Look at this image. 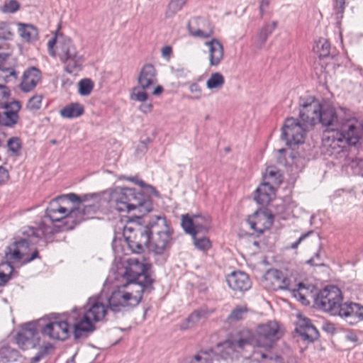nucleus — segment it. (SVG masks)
I'll list each match as a JSON object with an SVG mask.
<instances>
[{
    "mask_svg": "<svg viewBox=\"0 0 363 363\" xmlns=\"http://www.w3.org/2000/svg\"><path fill=\"white\" fill-rule=\"evenodd\" d=\"M283 334L280 325L270 320L257 325L255 335L250 330H242L240 337L235 340H227L218 346L221 357L233 358L235 352L244 353L252 347L264 348L268 351Z\"/></svg>",
    "mask_w": 363,
    "mask_h": 363,
    "instance_id": "1",
    "label": "nucleus"
},
{
    "mask_svg": "<svg viewBox=\"0 0 363 363\" xmlns=\"http://www.w3.org/2000/svg\"><path fill=\"white\" fill-rule=\"evenodd\" d=\"M94 195H84L82 197L75 194H69L51 201L46 209L47 216L52 221L65 220V229L71 230L81 221L91 218L99 209L97 202L84 204Z\"/></svg>",
    "mask_w": 363,
    "mask_h": 363,
    "instance_id": "2",
    "label": "nucleus"
},
{
    "mask_svg": "<svg viewBox=\"0 0 363 363\" xmlns=\"http://www.w3.org/2000/svg\"><path fill=\"white\" fill-rule=\"evenodd\" d=\"M322 140L328 154L337 155L363 142V123L354 117L341 118L338 128L323 132Z\"/></svg>",
    "mask_w": 363,
    "mask_h": 363,
    "instance_id": "3",
    "label": "nucleus"
},
{
    "mask_svg": "<svg viewBox=\"0 0 363 363\" xmlns=\"http://www.w3.org/2000/svg\"><path fill=\"white\" fill-rule=\"evenodd\" d=\"M111 207L119 212L135 211L138 217L143 216L152 209V203L143 193L130 188H115L110 194Z\"/></svg>",
    "mask_w": 363,
    "mask_h": 363,
    "instance_id": "4",
    "label": "nucleus"
},
{
    "mask_svg": "<svg viewBox=\"0 0 363 363\" xmlns=\"http://www.w3.org/2000/svg\"><path fill=\"white\" fill-rule=\"evenodd\" d=\"M55 45L56 55L64 64L65 71L72 74L80 70L84 62V57L77 50L72 40L62 35L55 34L48 42L49 52L52 56L55 55L53 50Z\"/></svg>",
    "mask_w": 363,
    "mask_h": 363,
    "instance_id": "5",
    "label": "nucleus"
},
{
    "mask_svg": "<svg viewBox=\"0 0 363 363\" xmlns=\"http://www.w3.org/2000/svg\"><path fill=\"white\" fill-rule=\"evenodd\" d=\"M264 281L267 288L272 290L287 289L303 305L309 304L308 297L312 293L313 287L297 282L292 275L286 277L281 271L271 269L266 272Z\"/></svg>",
    "mask_w": 363,
    "mask_h": 363,
    "instance_id": "6",
    "label": "nucleus"
},
{
    "mask_svg": "<svg viewBox=\"0 0 363 363\" xmlns=\"http://www.w3.org/2000/svg\"><path fill=\"white\" fill-rule=\"evenodd\" d=\"M106 313L105 304L101 298H90L87 302L86 310L81 315L78 311L70 313V319H74V337L79 338L84 333L93 331L94 323L102 320Z\"/></svg>",
    "mask_w": 363,
    "mask_h": 363,
    "instance_id": "7",
    "label": "nucleus"
},
{
    "mask_svg": "<svg viewBox=\"0 0 363 363\" xmlns=\"http://www.w3.org/2000/svg\"><path fill=\"white\" fill-rule=\"evenodd\" d=\"M342 293L335 286H330L321 290L315 298L316 304L333 315L350 318L352 311V303H342ZM357 310V306H353Z\"/></svg>",
    "mask_w": 363,
    "mask_h": 363,
    "instance_id": "8",
    "label": "nucleus"
},
{
    "mask_svg": "<svg viewBox=\"0 0 363 363\" xmlns=\"http://www.w3.org/2000/svg\"><path fill=\"white\" fill-rule=\"evenodd\" d=\"M143 291L140 284H122L113 291L109 297V307L113 311H119L124 308L136 306L142 300Z\"/></svg>",
    "mask_w": 363,
    "mask_h": 363,
    "instance_id": "9",
    "label": "nucleus"
},
{
    "mask_svg": "<svg viewBox=\"0 0 363 363\" xmlns=\"http://www.w3.org/2000/svg\"><path fill=\"white\" fill-rule=\"evenodd\" d=\"M149 249L157 255L167 251L172 245V230L164 217L155 216L150 221Z\"/></svg>",
    "mask_w": 363,
    "mask_h": 363,
    "instance_id": "10",
    "label": "nucleus"
},
{
    "mask_svg": "<svg viewBox=\"0 0 363 363\" xmlns=\"http://www.w3.org/2000/svg\"><path fill=\"white\" fill-rule=\"evenodd\" d=\"M149 265L142 258L130 257L127 259L126 264L121 273L125 283L140 284L143 291L152 284L148 274Z\"/></svg>",
    "mask_w": 363,
    "mask_h": 363,
    "instance_id": "11",
    "label": "nucleus"
},
{
    "mask_svg": "<svg viewBox=\"0 0 363 363\" xmlns=\"http://www.w3.org/2000/svg\"><path fill=\"white\" fill-rule=\"evenodd\" d=\"M123 235L129 248L135 253H140L150 242V221L148 225L142 226L133 221L128 222L123 228Z\"/></svg>",
    "mask_w": 363,
    "mask_h": 363,
    "instance_id": "12",
    "label": "nucleus"
},
{
    "mask_svg": "<svg viewBox=\"0 0 363 363\" xmlns=\"http://www.w3.org/2000/svg\"><path fill=\"white\" fill-rule=\"evenodd\" d=\"M157 82V72L150 64L145 65L138 76V86L132 89L130 98L138 102H145L149 99L147 90Z\"/></svg>",
    "mask_w": 363,
    "mask_h": 363,
    "instance_id": "13",
    "label": "nucleus"
},
{
    "mask_svg": "<svg viewBox=\"0 0 363 363\" xmlns=\"http://www.w3.org/2000/svg\"><path fill=\"white\" fill-rule=\"evenodd\" d=\"M307 131L306 123H301L298 118L289 117L282 125L281 138L286 145L292 147L304 143Z\"/></svg>",
    "mask_w": 363,
    "mask_h": 363,
    "instance_id": "14",
    "label": "nucleus"
},
{
    "mask_svg": "<svg viewBox=\"0 0 363 363\" xmlns=\"http://www.w3.org/2000/svg\"><path fill=\"white\" fill-rule=\"evenodd\" d=\"M75 322L74 319H70V315L66 320L55 318L42 327L41 333L50 339L65 340L72 332L74 333Z\"/></svg>",
    "mask_w": 363,
    "mask_h": 363,
    "instance_id": "15",
    "label": "nucleus"
},
{
    "mask_svg": "<svg viewBox=\"0 0 363 363\" xmlns=\"http://www.w3.org/2000/svg\"><path fill=\"white\" fill-rule=\"evenodd\" d=\"M322 104L313 96L301 98L299 117L304 123L314 126L319 123Z\"/></svg>",
    "mask_w": 363,
    "mask_h": 363,
    "instance_id": "16",
    "label": "nucleus"
},
{
    "mask_svg": "<svg viewBox=\"0 0 363 363\" xmlns=\"http://www.w3.org/2000/svg\"><path fill=\"white\" fill-rule=\"evenodd\" d=\"M29 252L28 242L26 240H21L7 247L5 257L8 262H17L23 259L25 262H28L36 258L38 255V252L35 250L29 257Z\"/></svg>",
    "mask_w": 363,
    "mask_h": 363,
    "instance_id": "17",
    "label": "nucleus"
},
{
    "mask_svg": "<svg viewBox=\"0 0 363 363\" xmlns=\"http://www.w3.org/2000/svg\"><path fill=\"white\" fill-rule=\"evenodd\" d=\"M40 341V335L34 323L26 324L16 336V342L23 350L34 348Z\"/></svg>",
    "mask_w": 363,
    "mask_h": 363,
    "instance_id": "18",
    "label": "nucleus"
},
{
    "mask_svg": "<svg viewBox=\"0 0 363 363\" xmlns=\"http://www.w3.org/2000/svg\"><path fill=\"white\" fill-rule=\"evenodd\" d=\"M182 226L186 233L194 235L200 232L207 231L211 227V219L207 216H189L185 214L182 216Z\"/></svg>",
    "mask_w": 363,
    "mask_h": 363,
    "instance_id": "19",
    "label": "nucleus"
},
{
    "mask_svg": "<svg viewBox=\"0 0 363 363\" xmlns=\"http://www.w3.org/2000/svg\"><path fill=\"white\" fill-rule=\"evenodd\" d=\"M273 215L267 210L259 209L247 218L250 228L257 233L269 229L273 223Z\"/></svg>",
    "mask_w": 363,
    "mask_h": 363,
    "instance_id": "20",
    "label": "nucleus"
},
{
    "mask_svg": "<svg viewBox=\"0 0 363 363\" xmlns=\"http://www.w3.org/2000/svg\"><path fill=\"white\" fill-rule=\"evenodd\" d=\"M189 34L197 38L206 39L213 34V27L206 19L202 18H194L188 23Z\"/></svg>",
    "mask_w": 363,
    "mask_h": 363,
    "instance_id": "21",
    "label": "nucleus"
},
{
    "mask_svg": "<svg viewBox=\"0 0 363 363\" xmlns=\"http://www.w3.org/2000/svg\"><path fill=\"white\" fill-rule=\"evenodd\" d=\"M21 108V104L18 101L6 103L3 106V111L0 112V124L1 125L12 128L18 123V113Z\"/></svg>",
    "mask_w": 363,
    "mask_h": 363,
    "instance_id": "22",
    "label": "nucleus"
},
{
    "mask_svg": "<svg viewBox=\"0 0 363 363\" xmlns=\"http://www.w3.org/2000/svg\"><path fill=\"white\" fill-rule=\"evenodd\" d=\"M297 318L296 331L304 340L309 342H313L317 340L319 337V333L315 327L311 324V320L301 313L297 314Z\"/></svg>",
    "mask_w": 363,
    "mask_h": 363,
    "instance_id": "23",
    "label": "nucleus"
},
{
    "mask_svg": "<svg viewBox=\"0 0 363 363\" xmlns=\"http://www.w3.org/2000/svg\"><path fill=\"white\" fill-rule=\"evenodd\" d=\"M40 80V70L35 67H31L23 72L20 89L23 92H29L35 89Z\"/></svg>",
    "mask_w": 363,
    "mask_h": 363,
    "instance_id": "24",
    "label": "nucleus"
},
{
    "mask_svg": "<svg viewBox=\"0 0 363 363\" xmlns=\"http://www.w3.org/2000/svg\"><path fill=\"white\" fill-rule=\"evenodd\" d=\"M319 123L327 127L326 130L337 128L340 125V120L336 113L335 108L330 104H323L320 113Z\"/></svg>",
    "mask_w": 363,
    "mask_h": 363,
    "instance_id": "25",
    "label": "nucleus"
},
{
    "mask_svg": "<svg viewBox=\"0 0 363 363\" xmlns=\"http://www.w3.org/2000/svg\"><path fill=\"white\" fill-rule=\"evenodd\" d=\"M228 286L234 291H247L251 287V282L247 274L243 272H233L227 277Z\"/></svg>",
    "mask_w": 363,
    "mask_h": 363,
    "instance_id": "26",
    "label": "nucleus"
},
{
    "mask_svg": "<svg viewBox=\"0 0 363 363\" xmlns=\"http://www.w3.org/2000/svg\"><path fill=\"white\" fill-rule=\"evenodd\" d=\"M205 45L208 48L210 65L217 67L224 57V49L222 44L219 40L213 38L206 42Z\"/></svg>",
    "mask_w": 363,
    "mask_h": 363,
    "instance_id": "27",
    "label": "nucleus"
},
{
    "mask_svg": "<svg viewBox=\"0 0 363 363\" xmlns=\"http://www.w3.org/2000/svg\"><path fill=\"white\" fill-rule=\"evenodd\" d=\"M277 186L263 182L256 189L255 200L259 204H268L275 195Z\"/></svg>",
    "mask_w": 363,
    "mask_h": 363,
    "instance_id": "28",
    "label": "nucleus"
},
{
    "mask_svg": "<svg viewBox=\"0 0 363 363\" xmlns=\"http://www.w3.org/2000/svg\"><path fill=\"white\" fill-rule=\"evenodd\" d=\"M277 26V21L265 23L258 31L253 40L254 46L260 50L264 45L268 37L272 33Z\"/></svg>",
    "mask_w": 363,
    "mask_h": 363,
    "instance_id": "29",
    "label": "nucleus"
},
{
    "mask_svg": "<svg viewBox=\"0 0 363 363\" xmlns=\"http://www.w3.org/2000/svg\"><path fill=\"white\" fill-rule=\"evenodd\" d=\"M18 33L20 37L27 42L34 40L38 37V30L31 24L18 23Z\"/></svg>",
    "mask_w": 363,
    "mask_h": 363,
    "instance_id": "30",
    "label": "nucleus"
},
{
    "mask_svg": "<svg viewBox=\"0 0 363 363\" xmlns=\"http://www.w3.org/2000/svg\"><path fill=\"white\" fill-rule=\"evenodd\" d=\"M263 182L277 187L282 182V175L276 167L269 166L266 168Z\"/></svg>",
    "mask_w": 363,
    "mask_h": 363,
    "instance_id": "31",
    "label": "nucleus"
},
{
    "mask_svg": "<svg viewBox=\"0 0 363 363\" xmlns=\"http://www.w3.org/2000/svg\"><path fill=\"white\" fill-rule=\"evenodd\" d=\"M84 112V106L78 103H72L62 108L60 116L65 118H73L82 116Z\"/></svg>",
    "mask_w": 363,
    "mask_h": 363,
    "instance_id": "32",
    "label": "nucleus"
},
{
    "mask_svg": "<svg viewBox=\"0 0 363 363\" xmlns=\"http://www.w3.org/2000/svg\"><path fill=\"white\" fill-rule=\"evenodd\" d=\"M225 84V78L220 72L212 73L206 82V88L211 91H218Z\"/></svg>",
    "mask_w": 363,
    "mask_h": 363,
    "instance_id": "33",
    "label": "nucleus"
},
{
    "mask_svg": "<svg viewBox=\"0 0 363 363\" xmlns=\"http://www.w3.org/2000/svg\"><path fill=\"white\" fill-rule=\"evenodd\" d=\"M313 50L320 57L329 56L330 52V44L325 38H320L315 41Z\"/></svg>",
    "mask_w": 363,
    "mask_h": 363,
    "instance_id": "34",
    "label": "nucleus"
},
{
    "mask_svg": "<svg viewBox=\"0 0 363 363\" xmlns=\"http://www.w3.org/2000/svg\"><path fill=\"white\" fill-rule=\"evenodd\" d=\"M253 358L261 363H283L279 357H275L274 358L269 357L268 354L262 351H253Z\"/></svg>",
    "mask_w": 363,
    "mask_h": 363,
    "instance_id": "35",
    "label": "nucleus"
},
{
    "mask_svg": "<svg viewBox=\"0 0 363 363\" xmlns=\"http://www.w3.org/2000/svg\"><path fill=\"white\" fill-rule=\"evenodd\" d=\"M12 272L13 267L8 262L0 264V286L9 281Z\"/></svg>",
    "mask_w": 363,
    "mask_h": 363,
    "instance_id": "36",
    "label": "nucleus"
},
{
    "mask_svg": "<svg viewBox=\"0 0 363 363\" xmlns=\"http://www.w3.org/2000/svg\"><path fill=\"white\" fill-rule=\"evenodd\" d=\"M213 354L207 352H200L195 354L188 363H213Z\"/></svg>",
    "mask_w": 363,
    "mask_h": 363,
    "instance_id": "37",
    "label": "nucleus"
},
{
    "mask_svg": "<svg viewBox=\"0 0 363 363\" xmlns=\"http://www.w3.org/2000/svg\"><path fill=\"white\" fill-rule=\"evenodd\" d=\"M195 247L202 251H207L211 247V242L206 237L197 238L196 234L192 235Z\"/></svg>",
    "mask_w": 363,
    "mask_h": 363,
    "instance_id": "38",
    "label": "nucleus"
},
{
    "mask_svg": "<svg viewBox=\"0 0 363 363\" xmlns=\"http://www.w3.org/2000/svg\"><path fill=\"white\" fill-rule=\"evenodd\" d=\"M42 94H35L29 99L28 103L26 104V108L31 111H35L40 108L42 100H43Z\"/></svg>",
    "mask_w": 363,
    "mask_h": 363,
    "instance_id": "39",
    "label": "nucleus"
},
{
    "mask_svg": "<svg viewBox=\"0 0 363 363\" xmlns=\"http://www.w3.org/2000/svg\"><path fill=\"white\" fill-rule=\"evenodd\" d=\"M13 36V31L11 25L6 22H0V39L11 40Z\"/></svg>",
    "mask_w": 363,
    "mask_h": 363,
    "instance_id": "40",
    "label": "nucleus"
},
{
    "mask_svg": "<svg viewBox=\"0 0 363 363\" xmlns=\"http://www.w3.org/2000/svg\"><path fill=\"white\" fill-rule=\"evenodd\" d=\"M184 5L182 4V1H177V0H172L169 2L167 9L165 12V16L167 18H170L175 15L179 11H180Z\"/></svg>",
    "mask_w": 363,
    "mask_h": 363,
    "instance_id": "41",
    "label": "nucleus"
},
{
    "mask_svg": "<svg viewBox=\"0 0 363 363\" xmlns=\"http://www.w3.org/2000/svg\"><path fill=\"white\" fill-rule=\"evenodd\" d=\"M93 82L89 79H82L79 83V92L81 95H89L93 89Z\"/></svg>",
    "mask_w": 363,
    "mask_h": 363,
    "instance_id": "42",
    "label": "nucleus"
},
{
    "mask_svg": "<svg viewBox=\"0 0 363 363\" xmlns=\"http://www.w3.org/2000/svg\"><path fill=\"white\" fill-rule=\"evenodd\" d=\"M247 311V309L245 306H238L228 315V319L231 321L239 320L243 318Z\"/></svg>",
    "mask_w": 363,
    "mask_h": 363,
    "instance_id": "43",
    "label": "nucleus"
},
{
    "mask_svg": "<svg viewBox=\"0 0 363 363\" xmlns=\"http://www.w3.org/2000/svg\"><path fill=\"white\" fill-rule=\"evenodd\" d=\"M20 4L16 0H9L1 7V11L6 13H13L18 11Z\"/></svg>",
    "mask_w": 363,
    "mask_h": 363,
    "instance_id": "44",
    "label": "nucleus"
},
{
    "mask_svg": "<svg viewBox=\"0 0 363 363\" xmlns=\"http://www.w3.org/2000/svg\"><path fill=\"white\" fill-rule=\"evenodd\" d=\"M189 91L193 95V99L199 100L203 96V91L201 86L197 83H191L189 86Z\"/></svg>",
    "mask_w": 363,
    "mask_h": 363,
    "instance_id": "45",
    "label": "nucleus"
},
{
    "mask_svg": "<svg viewBox=\"0 0 363 363\" xmlns=\"http://www.w3.org/2000/svg\"><path fill=\"white\" fill-rule=\"evenodd\" d=\"M7 145L11 152L18 153L21 147V140L16 137L11 138L8 140Z\"/></svg>",
    "mask_w": 363,
    "mask_h": 363,
    "instance_id": "46",
    "label": "nucleus"
},
{
    "mask_svg": "<svg viewBox=\"0 0 363 363\" xmlns=\"http://www.w3.org/2000/svg\"><path fill=\"white\" fill-rule=\"evenodd\" d=\"M289 150V149H283V148L279 149L278 150V152L279 154V156L278 157V161H279V163H281V164L284 163L285 164H288V165H293V164H296V162H289L288 160V159L282 157V155L284 152H287L288 153ZM296 158H297L296 156H294V155L291 157V161H293L294 160H296Z\"/></svg>",
    "mask_w": 363,
    "mask_h": 363,
    "instance_id": "47",
    "label": "nucleus"
},
{
    "mask_svg": "<svg viewBox=\"0 0 363 363\" xmlns=\"http://www.w3.org/2000/svg\"><path fill=\"white\" fill-rule=\"evenodd\" d=\"M201 318V313L199 311H194L192 313L187 319V323L189 324V327H191L200 320Z\"/></svg>",
    "mask_w": 363,
    "mask_h": 363,
    "instance_id": "48",
    "label": "nucleus"
},
{
    "mask_svg": "<svg viewBox=\"0 0 363 363\" xmlns=\"http://www.w3.org/2000/svg\"><path fill=\"white\" fill-rule=\"evenodd\" d=\"M148 99L142 104L139 106V110L144 113H149L152 111L153 106L150 101H147Z\"/></svg>",
    "mask_w": 363,
    "mask_h": 363,
    "instance_id": "49",
    "label": "nucleus"
},
{
    "mask_svg": "<svg viewBox=\"0 0 363 363\" xmlns=\"http://www.w3.org/2000/svg\"><path fill=\"white\" fill-rule=\"evenodd\" d=\"M352 306H357V310H354L353 307H352L354 313H351V316L350 318H360L363 319V306L361 307L359 304L352 303Z\"/></svg>",
    "mask_w": 363,
    "mask_h": 363,
    "instance_id": "50",
    "label": "nucleus"
},
{
    "mask_svg": "<svg viewBox=\"0 0 363 363\" xmlns=\"http://www.w3.org/2000/svg\"><path fill=\"white\" fill-rule=\"evenodd\" d=\"M9 179V173L8 170L2 166H0V185L5 184Z\"/></svg>",
    "mask_w": 363,
    "mask_h": 363,
    "instance_id": "51",
    "label": "nucleus"
},
{
    "mask_svg": "<svg viewBox=\"0 0 363 363\" xmlns=\"http://www.w3.org/2000/svg\"><path fill=\"white\" fill-rule=\"evenodd\" d=\"M345 4V0H335L334 8L337 13L342 15L343 13Z\"/></svg>",
    "mask_w": 363,
    "mask_h": 363,
    "instance_id": "52",
    "label": "nucleus"
},
{
    "mask_svg": "<svg viewBox=\"0 0 363 363\" xmlns=\"http://www.w3.org/2000/svg\"><path fill=\"white\" fill-rule=\"evenodd\" d=\"M269 0H260L259 11H260L261 18H262L264 11L269 6Z\"/></svg>",
    "mask_w": 363,
    "mask_h": 363,
    "instance_id": "53",
    "label": "nucleus"
},
{
    "mask_svg": "<svg viewBox=\"0 0 363 363\" xmlns=\"http://www.w3.org/2000/svg\"><path fill=\"white\" fill-rule=\"evenodd\" d=\"M141 186H146L147 192L150 195H155V196H158L157 191L155 189L154 187L149 185H145V183L143 181H140L138 183Z\"/></svg>",
    "mask_w": 363,
    "mask_h": 363,
    "instance_id": "54",
    "label": "nucleus"
},
{
    "mask_svg": "<svg viewBox=\"0 0 363 363\" xmlns=\"http://www.w3.org/2000/svg\"><path fill=\"white\" fill-rule=\"evenodd\" d=\"M46 354V348H44L40 350L38 354L32 358V363H37L40 361L41 358H43Z\"/></svg>",
    "mask_w": 363,
    "mask_h": 363,
    "instance_id": "55",
    "label": "nucleus"
},
{
    "mask_svg": "<svg viewBox=\"0 0 363 363\" xmlns=\"http://www.w3.org/2000/svg\"><path fill=\"white\" fill-rule=\"evenodd\" d=\"M162 56L163 57H169L170 55L172 54V49L170 46H164L162 48Z\"/></svg>",
    "mask_w": 363,
    "mask_h": 363,
    "instance_id": "56",
    "label": "nucleus"
},
{
    "mask_svg": "<svg viewBox=\"0 0 363 363\" xmlns=\"http://www.w3.org/2000/svg\"><path fill=\"white\" fill-rule=\"evenodd\" d=\"M311 233V232H308V233H306V234L303 235L302 236H301L296 242H294V244L291 245V247L293 249L297 248L298 245Z\"/></svg>",
    "mask_w": 363,
    "mask_h": 363,
    "instance_id": "57",
    "label": "nucleus"
},
{
    "mask_svg": "<svg viewBox=\"0 0 363 363\" xmlns=\"http://www.w3.org/2000/svg\"><path fill=\"white\" fill-rule=\"evenodd\" d=\"M0 71L7 73L9 76L16 77V72L13 68L4 67L0 66Z\"/></svg>",
    "mask_w": 363,
    "mask_h": 363,
    "instance_id": "58",
    "label": "nucleus"
},
{
    "mask_svg": "<svg viewBox=\"0 0 363 363\" xmlns=\"http://www.w3.org/2000/svg\"><path fill=\"white\" fill-rule=\"evenodd\" d=\"M345 338L347 340L352 342H356L358 340V337H357V335L353 333H347L345 336Z\"/></svg>",
    "mask_w": 363,
    "mask_h": 363,
    "instance_id": "59",
    "label": "nucleus"
},
{
    "mask_svg": "<svg viewBox=\"0 0 363 363\" xmlns=\"http://www.w3.org/2000/svg\"><path fill=\"white\" fill-rule=\"evenodd\" d=\"M163 91V87L160 85H158L154 88V90L152 91V94L154 95L158 96L161 94Z\"/></svg>",
    "mask_w": 363,
    "mask_h": 363,
    "instance_id": "60",
    "label": "nucleus"
},
{
    "mask_svg": "<svg viewBox=\"0 0 363 363\" xmlns=\"http://www.w3.org/2000/svg\"><path fill=\"white\" fill-rule=\"evenodd\" d=\"M113 250H114L116 253H118V247H117V241H116V240H114V241H113Z\"/></svg>",
    "mask_w": 363,
    "mask_h": 363,
    "instance_id": "61",
    "label": "nucleus"
},
{
    "mask_svg": "<svg viewBox=\"0 0 363 363\" xmlns=\"http://www.w3.org/2000/svg\"><path fill=\"white\" fill-rule=\"evenodd\" d=\"M67 363H74V357L70 360L67 361Z\"/></svg>",
    "mask_w": 363,
    "mask_h": 363,
    "instance_id": "62",
    "label": "nucleus"
},
{
    "mask_svg": "<svg viewBox=\"0 0 363 363\" xmlns=\"http://www.w3.org/2000/svg\"><path fill=\"white\" fill-rule=\"evenodd\" d=\"M177 1H179V2H181V1H182V4L183 5H184V4H185V3H186V0H177Z\"/></svg>",
    "mask_w": 363,
    "mask_h": 363,
    "instance_id": "63",
    "label": "nucleus"
},
{
    "mask_svg": "<svg viewBox=\"0 0 363 363\" xmlns=\"http://www.w3.org/2000/svg\"><path fill=\"white\" fill-rule=\"evenodd\" d=\"M140 146H141V147H142L143 149H146V146H145V145L144 143H141V144H140Z\"/></svg>",
    "mask_w": 363,
    "mask_h": 363,
    "instance_id": "64",
    "label": "nucleus"
}]
</instances>
